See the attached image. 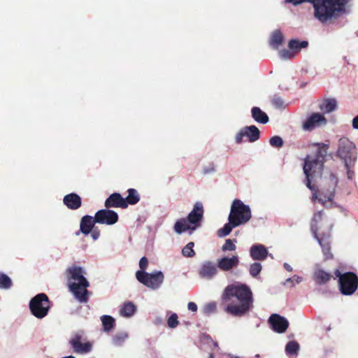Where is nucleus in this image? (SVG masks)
<instances>
[{
    "mask_svg": "<svg viewBox=\"0 0 358 358\" xmlns=\"http://www.w3.org/2000/svg\"><path fill=\"white\" fill-rule=\"evenodd\" d=\"M222 299L229 302L225 311L235 317L245 315L252 308V293L245 284L236 282L227 285L222 293Z\"/></svg>",
    "mask_w": 358,
    "mask_h": 358,
    "instance_id": "1",
    "label": "nucleus"
},
{
    "mask_svg": "<svg viewBox=\"0 0 358 358\" xmlns=\"http://www.w3.org/2000/svg\"><path fill=\"white\" fill-rule=\"evenodd\" d=\"M285 1L294 6L303 2L310 3L314 9L315 18L322 24L336 19L345 13L346 5L348 3V0H285Z\"/></svg>",
    "mask_w": 358,
    "mask_h": 358,
    "instance_id": "2",
    "label": "nucleus"
},
{
    "mask_svg": "<svg viewBox=\"0 0 358 358\" xmlns=\"http://www.w3.org/2000/svg\"><path fill=\"white\" fill-rule=\"evenodd\" d=\"M317 147L315 153L313 155H307L304 160L303 172L306 176V186L314 191L311 185V180L315 178L321 177L324 166V158L327 154L329 145L323 143L313 144Z\"/></svg>",
    "mask_w": 358,
    "mask_h": 358,
    "instance_id": "3",
    "label": "nucleus"
},
{
    "mask_svg": "<svg viewBox=\"0 0 358 358\" xmlns=\"http://www.w3.org/2000/svg\"><path fill=\"white\" fill-rule=\"evenodd\" d=\"M68 286L75 298L80 303L88 300L87 287L90 283L84 276V271L80 266H71L66 270Z\"/></svg>",
    "mask_w": 358,
    "mask_h": 358,
    "instance_id": "4",
    "label": "nucleus"
},
{
    "mask_svg": "<svg viewBox=\"0 0 358 358\" xmlns=\"http://www.w3.org/2000/svg\"><path fill=\"white\" fill-rule=\"evenodd\" d=\"M203 215V208L201 202H196L187 219H180L174 224V231L178 234L189 231V234L201 227Z\"/></svg>",
    "mask_w": 358,
    "mask_h": 358,
    "instance_id": "5",
    "label": "nucleus"
},
{
    "mask_svg": "<svg viewBox=\"0 0 358 358\" xmlns=\"http://www.w3.org/2000/svg\"><path fill=\"white\" fill-rule=\"evenodd\" d=\"M334 274L338 279V287L341 293L344 296L352 295L358 288V276L354 272L341 273L336 270Z\"/></svg>",
    "mask_w": 358,
    "mask_h": 358,
    "instance_id": "6",
    "label": "nucleus"
},
{
    "mask_svg": "<svg viewBox=\"0 0 358 358\" xmlns=\"http://www.w3.org/2000/svg\"><path fill=\"white\" fill-rule=\"evenodd\" d=\"M336 154L344 162L346 169L350 168L357 159L355 145L346 137L339 139Z\"/></svg>",
    "mask_w": 358,
    "mask_h": 358,
    "instance_id": "7",
    "label": "nucleus"
},
{
    "mask_svg": "<svg viewBox=\"0 0 358 358\" xmlns=\"http://www.w3.org/2000/svg\"><path fill=\"white\" fill-rule=\"evenodd\" d=\"M50 305L48 296L44 293H40L31 299L29 308L32 315L41 320L48 315Z\"/></svg>",
    "mask_w": 358,
    "mask_h": 358,
    "instance_id": "8",
    "label": "nucleus"
},
{
    "mask_svg": "<svg viewBox=\"0 0 358 358\" xmlns=\"http://www.w3.org/2000/svg\"><path fill=\"white\" fill-rule=\"evenodd\" d=\"M136 278L139 282L152 290L159 289L164 281V275L161 271H155L152 273L137 271Z\"/></svg>",
    "mask_w": 358,
    "mask_h": 358,
    "instance_id": "9",
    "label": "nucleus"
},
{
    "mask_svg": "<svg viewBox=\"0 0 358 358\" xmlns=\"http://www.w3.org/2000/svg\"><path fill=\"white\" fill-rule=\"evenodd\" d=\"M251 211L249 206L243 203L239 199H235L231 206L229 217L238 226L245 224L251 218Z\"/></svg>",
    "mask_w": 358,
    "mask_h": 358,
    "instance_id": "10",
    "label": "nucleus"
},
{
    "mask_svg": "<svg viewBox=\"0 0 358 358\" xmlns=\"http://www.w3.org/2000/svg\"><path fill=\"white\" fill-rule=\"evenodd\" d=\"M329 180L330 184L329 189L327 191L322 189L320 198L317 197L316 192L313 193L312 196L313 201L317 199L319 202L327 208H331L334 205L333 199L335 196V189L338 183V179L332 173L330 175Z\"/></svg>",
    "mask_w": 358,
    "mask_h": 358,
    "instance_id": "11",
    "label": "nucleus"
},
{
    "mask_svg": "<svg viewBox=\"0 0 358 358\" xmlns=\"http://www.w3.org/2000/svg\"><path fill=\"white\" fill-rule=\"evenodd\" d=\"M83 336V331L76 332L69 340V343L76 353L85 354L92 350V345L89 342L82 343Z\"/></svg>",
    "mask_w": 358,
    "mask_h": 358,
    "instance_id": "12",
    "label": "nucleus"
},
{
    "mask_svg": "<svg viewBox=\"0 0 358 358\" xmlns=\"http://www.w3.org/2000/svg\"><path fill=\"white\" fill-rule=\"evenodd\" d=\"M245 136L248 138L250 142H255L260 137V131L255 125L246 126L242 128L236 135V142L238 144L241 143L243 138Z\"/></svg>",
    "mask_w": 358,
    "mask_h": 358,
    "instance_id": "13",
    "label": "nucleus"
},
{
    "mask_svg": "<svg viewBox=\"0 0 358 358\" xmlns=\"http://www.w3.org/2000/svg\"><path fill=\"white\" fill-rule=\"evenodd\" d=\"M95 221L98 224L112 225L118 220V215L114 210L101 209L95 213Z\"/></svg>",
    "mask_w": 358,
    "mask_h": 358,
    "instance_id": "14",
    "label": "nucleus"
},
{
    "mask_svg": "<svg viewBox=\"0 0 358 358\" xmlns=\"http://www.w3.org/2000/svg\"><path fill=\"white\" fill-rule=\"evenodd\" d=\"M218 273L217 264L211 261L203 262L199 270V275L201 278L206 280L213 279Z\"/></svg>",
    "mask_w": 358,
    "mask_h": 358,
    "instance_id": "15",
    "label": "nucleus"
},
{
    "mask_svg": "<svg viewBox=\"0 0 358 358\" xmlns=\"http://www.w3.org/2000/svg\"><path fill=\"white\" fill-rule=\"evenodd\" d=\"M268 322L271 325L273 330L279 334L284 333L289 327L288 320L285 317L275 313L270 316Z\"/></svg>",
    "mask_w": 358,
    "mask_h": 358,
    "instance_id": "16",
    "label": "nucleus"
},
{
    "mask_svg": "<svg viewBox=\"0 0 358 358\" xmlns=\"http://www.w3.org/2000/svg\"><path fill=\"white\" fill-rule=\"evenodd\" d=\"M239 264L238 255H233L231 257H222L217 259V265L221 271L227 272L236 268Z\"/></svg>",
    "mask_w": 358,
    "mask_h": 358,
    "instance_id": "17",
    "label": "nucleus"
},
{
    "mask_svg": "<svg viewBox=\"0 0 358 358\" xmlns=\"http://www.w3.org/2000/svg\"><path fill=\"white\" fill-rule=\"evenodd\" d=\"M327 122L323 115L318 113H313L303 123V128L305 130H312L317 127L325 125Z\"/></svg>",
    "mask_w": 358,
    "mask_h": 358,
    "instance_id": "18",
    "label": "nucleus"
},
{
    "mask_svg": "<svg viewBox=\"0 0 358 358\" xmlns=\"http://www.w3.org/2000/svg\"><path fill=\"white\" fill-rule=\"evenodd\" d=\"M250 255L252 259L255 261H263L269 255L273 258L271 254H269L266 248L262 244H255L250 249Z\"/></svg>",
    "mask_w": 358,
    "mask_h": 358,
    "instance_id": "19",
    "label": "nucleus"
},
{
    "mask_svg": "<svg viewBox=\"0 0 358 358\" xmlns=\"http://www.w3.org/2000/svg\"><path fill=\"white\" fill-rule=\"evenodd\" d=\"M105 206L106 208L115 207L126 208L127 203L126 200L122 197L119 193H113L105 201Z\"/></svg>",
    "mask_w": 358,
    "mask_h": 358,
    "instance_id": "20",
    "label": "nucleus"
},
{
    "mask_svg": "<svg viewBox=\"0 0 358 358\" xmlns=\"http://www.w3.org/2000/svg\"><path fill=\"white\" fill-rule=\"evenodd\" d=\"M64 203L71 210H77L81 206V198L76 193H71L64 196Z\"/></svg>",
    "mask_w": 358,
    "mask_h": 358,
    "instance_id": "21",
    "label": "nucleus"
},
{
    "mask_svg": "<svg viewBox=\"0 0 358 358\" xmlns=\"http://www.w3.org/2000/svg\"><path fill=\"white\" fill-rule=\"evenodd\" d=\"M95 223H96L95 216L94 217L90 215L83 216L80 224V231L85 235L89 234L92 231Z\"/></svg>",
    "mask_w": 358,
    "mask_h": 358,
    "instance_id": "22",
    "label": "nucleus"
},
{
    "mask_svg": "<svg viewBox=\"0 0 358 358\" xmlns=\"http://www.w3.org/2000/svg\"><path fill=\"white\" fill-rule=\"evenodd\" d=\"M338 107V102L335 98H327L322 100L319 104V108L323 113H330L335 111Z\"/></svg>",
    "mask_w": 358,
    "mask_h": 358,
    "instance_id": "23",
    "label": "nucleus"
},
{
    "mask_svg": "<svg viewBox=\"0 0 358 358\" xmlns=\"http://www.w3.org/2000/svg\"><path fill=\"white\" fill-rule=\"evenodd\" d=\"M311 231L313 233L314 238L318 241L320 243L324 255L326 259H329L331 257V255L330 253V245L327 240H324L322 238H320L317 235V229H315L314 225L311 226Z\"/></svg>",
    "mask_w": 358,
    "mask_h": 358,
    "instance_id": "24",
    "label": "nucleus"
},
{
    "mask_svg": "<svg viewBox=\"0 0 358 358\" xmlns=\"http://www.w3.org/2000/svg\"><path fill=\"white\" fill-rule=\"evenodd\" d=\"M252 117L259 123L266 124L268 122V115L263 112L259 107H253L251 110Z\"/></svg>",
    "mask_w": 358,
    "mask_h": 358,
    "instance_id": "25",
    "label": "nucleus"
},
{
    "mask_svg": "<svg viewBox=\"0 0 358 358\" xmlns=\"http://www.w3.org/2000/svg\"><path fill=\"white\" fill-rule=\"evenodd\" d=\"M136 310V308L134 304L131 301H128L122 305L120 310V314L122 317H130L135 313Z\"/></svg>",
    "mask_w": 358,
    "mask_h": 358,
    "instance_id": "26",
    "label": "nucleus"
},
{
    "mask_svg": "<svg viewBox=\"0 0 358 358\" xmlns=\"http://www.w3.org/2000/svg\"><path fill=\"white\" fill-rule=\"evenodd\" d=\"M330 278L331 275L322 269L316 270L313 274L315 281L319 285L327 283L330 280Z\"/></svg>",
    "mask_w": 358,
    "mask_h": 358,
    "instance_id": "27",
    "label": "nucleus"
},
{
    "mask_svg": "<svg viewBox=\"0 0 358 358\" xmlns=\"http://www.w3.org/2000/svg\"><path fill=\"white\" fill-rule=\"evenodd\" d=\"M228 220V223H226L222 228L217 231V236L219 237H224L228 236L234 228L238 227L237 223L234 222V220H231V219H230L229 217Z\"/></svg>",
    "mask_w": 358,
    "mask_h": 358,
    "instance_id": "28",
    "label": "nucleus"
},
{
    "mask_svg": "<svg viewBox=\"0 0 358 358\" xmlns=\"http://www.w3.org/2000/svg\"><path fill=\"white\" fill-rule=\"evenodd\" d=\"M101 320L105 332H109L114 328L115 321L112 316L107 315H102L101 317Z\"/></svg>",
    "mask_w": 358,
    "mask_h": 358,
    "instance_id": "29",
    "label": "nucleus"
},
{
    "mask_svg": "<svg viewBox=\"0 0 358 358\" xmlns=\"http://www.w3.org/2000/svg\"><path fill=\"white\" fill-rule=\"evenodd\" d=\"M308 45V43L306 41H299L296 39H292L289 41L288 46L292 51L299 52L302 48H305Z\"/></svg>",
    "mask_w": 358,
    "mask_h": 358,
    "instance_id": "30",
    "label": "nucleus"
},
{
    "mask_svg": "<svg viewBox=\"0 0 358 358\" xmlns=\"http://www.w3.org/2000/svg\"><path fill=\"white\" fill-rule=\"evenodd\" d=\"M299 350V345L294 341L288 342L285 346V352L289 357L293 355L296 356L298 355Z\"/></svg>",
    "mask_w": 358,
    "mask_h": 358,
    "instance_id": "31",
    "label": "nucleus"
},
{
    "mask_svg": "<svg viewBox=\"0 0 358 358\" xmlns=\"http://www.w3.org/2000/svg\"><path fill=\"white\" fill-rule=\"evenodd\" d=\"M129 335L127 332H118L112 338V343L115 346H121L128 338Z\"/></svg>",
    "mask_w": 358,
    "mask_h": 358,
    "instance_id": "32",
    "label": "nucleus"
},
{
    "mask_svg": "<svg viewBox=\"0 0 358 358\" xmlns=\"http://www.w3.org/2000/svg\"><path fill=\"white\" fill-rule=\"evenodd\" d=\"M127 204L134 205L137 203L140 200V196L138 192L135 189H128V196L125 199Z\"/></svg>",
    "mask_w": 358,
    "mask_h": 358,
    "instance_id": "33",
    "label": "nucleus"
},
{
    "mask_svg": "<svg viewBox=\"0 0 358 358\" xmlns=\"http://www.w3.org/2000/svg\"><path fill=\"white\" fill-rule=\"evenodd\" d=\"M282 40L283 36L281 32L279 30H275L273 32L271 35L270 44L271 45L277 48L278 45H280L282 43Z\"/></svg>",
    "mask_w": 358,
    "mask_h": 358,
    "instance_id": "34",
    "label": "nucleus"
},
{
    "mask_svg": "<svg viewBox=\"0 0 358 358\" xmlns=\"http://www.w3.org/2000/svg\"><path fill=\"white\" fill-rule=\"evenodd\" d=\"M11 286V279L7 275L0 273V289H8Z\"/></svg>",
    "mask_w": 358,
    "mask_h": 358,
    "instance_id": "35",
    "label": "nucleus"
},
{
    "mask_svg": "<svg viewBox=\"0 0 358 358\" xmlns=\"http://www.w3.org/2000/svg\"><path fill=\"white\" fill-rule=\"evenodd\" d=\"M194 243L193 242L188 243L182 250V254L187 257H192L195 255V252L193 250Z\"/></svg>",
    "mask_w": 358,
    "mask_h": 358,
    "instance_id": "36",
    "label": "nucleus"
},
{
    "mask_svg": "<svg viewBox=\"0 0 358 358\" xmlns=\"http://www.w3.org/2000/svg\"><path fill=\"white\" fill-rule=\"evenodd\" d=\"M262 269V264L259 262H255L250 266L249 272H250V274L253 278H256L260 273Z\"/></svg>",
    "mask_w": 358,
    "mask_h": 358,
    "instance_id": "37",
    "label": "nucleus"
},
{
    "mask_svg": "<svg viewBox=\"0 0 358 358\" xmlns=\"http://www.w3.org/2000/svg\"><path fill=\"white\" fill-rule=\"evenodd\" d=\"M236 242V240H231V239H227L225 241L224 244L222 247V251H234L236 250V247L234 244V243Z\"/></svg>",
    "mask_w": 358,
    "mask_h": 358,
    "instance_id": "38",
    "label": "nucleus"
},
{
    "mask_svg": "<svg viewBox=\"0 0 358 358\" xmlns=\"http://www.w3.org/2000/svg\"><path fill=\"white\" fill-rule=\"evenodd\" d=\"M270 145L274 148H281L283 145V140L279 136H274L270 138Z\"/></svg>",
    "mask_w": 358,
    "mask_h": 358,
    "instance_id": "39",
    "label": "nucleus"
},
{
    "mask_svg": "<svg viewBox=\"0 0 358 358\" xmlns=\"http://www.w3.org/2000/svg\"><path fill=\"white\" fill-rule=\"evenodd\" d=\"M178 315L172 313L167 320L168 327L171 329L176 328L178 324Z\"/></svg>",
    "mask_w": 358,
    "mask_h": 358,
    "instance_id": "40",
    "label": "nucleus"
},
{
    "mask_svg": "<svg viewBox=\"0 0 358 358\" xmlns=\"http://www.w3.org/2000/svg\"><path fill=\"white\" fill-rule=\"evenodd\" d=\"M217 306L215 302L207 303L203 308V312L206 315H210L216 312Z\"/></svg>",
    "mask_w": 358,
    "mask_h": 358,
    "instance_id": "41",
    "label": "nucleus"
},
{
    "mask_svg": "<svg viewBox=\"0 0 358 358\" xmlns=\"http://www.w3.org/2000/svg\"><path fill=\"white\" fill-rule=\"evenodd\" d=\"M279 55H280V57L282 59H292L294 57L295 54L294 53V52L292 50H282L281 51L279 52Z\"/></svg>",
    "mask_w": 358,
    "mask_h": 358,
    "instance_id": "42",
    "label": "nucleus"
},
{
    "mask_svg": "<svg viewBox=\"0 0 358 358\" xmlns=\"http://www.w3.org/2000/svg\"><path fill=\"white\" fill-rule=\"evenodd\" d=\"M302 280L303 278L301 277L294 275L293 277L287 278L284 282V285L290 282L292 283V287H294L295 284H299L302 282Z\"/></svg>",
    "mask_w": 358,
    "mask_h": 358,
    "instance_id": "43",
    "label": "nucleus"
},
{
    "mask_svg": "<svg viewBox=\"0 0 358 358\" xmlns=\"http://www.w3.org/2000/svg\"><path fill=\"white\" fill-rule=\"evenodd\" d=\"M202 342L206 344H212L215 348L219 349L218 343L213 341L212 338L208 335H203L202 336Z\"/></svg>",
    "mask_w": 358,
    "mask_h": 358,
    "instance_id": "44",
    "label": "nucleus"
},
{
    "mask_svg": "<svg viewBox=\"0 0 358 358\" xmlns=\"http://www.w3.org/2000/svg\"><path fill=\"white\" fill-rule=\"evenodd\" d=\"M322 215H323L322 210H320L317 213L314 214V216H313V220H312L313 221L312 226L314 225L315 229L316 228L317 229V228L316 227V223L321 220Z\"/></svg>",
    "mask_w": 358,
    "mask_h": 358,
    "instance_id": "45",
    "label": "nucleus"
},
{
    "mask_svg": "<svg viewBox=\"0 0 358 358\" xmlns=\"http://www.w3.org/2000/svg\"><path fill=\"white\" fill-rule=\"evenodd\" d=\"M148 265V260L145 257H143L139 261L140 271H145Z\"/></svg>",
    "mask_w": 358,
    "mask_h": 358,
    "instance_id": "46",
    "label": "nucleus"
},
{
    "mask_svg": "<svg viewBox=\"0 0 358 358\" xmlns=\"http://www.w3.org/2000/svg\"><path fill=\"white\" fill-rule=\"evenodd\" d=\"M272 103L273 105L277 108H280L283 106L284 105V101L283 100L280 98V97H275L272 100Z\"/></svg>",
    "mask_w": 358,
    "mask_h": 358,
    "instance_id": "47",
    "label": "nucleus"
},
{
    "mask_svg": "<svg viewBox=\"0 0 358 358\" xmlns=\"http://www.w3.org/2000/svg\"><path fill=\"white\" fill-rule=\"evenodd\" d=\"M187 308L188 310L192 312H196L197 310V305L194 302H189Z\"/></svg>",
    "mask_w": 358,
    "mask_h": 358,
    "instance_id": "48",
    "label": "nucleus"
},
{
    "mask_svg": "<svg viewBox=\"0 0 358 358\" xmlns=\"http://www.w3.org/2000/svg\"><path fill=\"white\" fill-rule=\"evenodd\" d=\"M215 171V169L213 166L210 167H204L203 169V173L205 174L213 173Z\"/></svg>",
    "mask_w": 358,
    "mask_h": 358,
    "instance_id": "49",
    "label": "nucleus"
},
{
    "mask_svg": "<svg viewBox=\"0 0 358 358\" xmlns=\"http://www.w3.org/2000/svg\"><path fill=\"white\" fill-rule=\"evenodd\" d=\"M100 236V234H99V231H97V230H93L92 232H91V236L92 238L96 241L99 238Z\"/></svg>",
    "mask_w": 358,
    "mask_h": 358,
    "instance_id": "50",
    "label": "nucleus"
},
{
    "mask_svg": "<svg viewBox=\"0 0 358 358\" xmlns=\"http://www.w3.org/2000/svg\"><path fill=\"white\" fill-rule=\"evenodd\" d=\"M352 124L353 129L358 130V115L353 118Z\"/></svg>",
    "mask_w": 358,
    "mask_h": 358,
    "instance_id": "51",
    "label": "nucleus"
},
{
    "mask_svg": "<svg viewBox=\"0 0 358 358\" xmlns=\"http://www.w3.org/2000/svg\"><path fill=\"white\" fill-rule=\"evenodd\" d=\"M347 169V176H348V178L350 180L352 179L353 178V176H354V172L350 171V168L349 169Z\"/></svg>",
    "mask_w": 358,
    "mask_h": 358,
    "instance_id": "52",
    "label": "nucleus"
},
{
    "mask_svg": "<svg viewBox=\"0 0 358 358\" xmlns=\"http://www.w3.org/2000/svg\"><path fill=\"white\" fill-rule=\"evenodd\" d=\"M283 266H284V268H285V269L286 271H289V272L292 271V267L289 264H288L287 263H285L283 264Z\"/></svg>",
    "mask_w": 358,
    "mask_h": 358,
    "instance_id": "53",
    "label": "nucleus"
},
{
    "mask_svg": "<svg viewBox=\"0 0 358 358\" xmlns=\"http://www.w3.org/2000/svg\"><path fill=\"white\" fill-rule=\"evenodd\" d=\"M208 358H214V355L213 353H210Z\"/></svg>",
    "mask_w": 358,
    "mask_h": 358,
    "instance_id": "54",
    "label": "nucleus"
},
{
    "mask_svg": "<svg viewBox=\"0 0 358 358\" xmlns=\"http://www.w3.org/2000/svg\"><path fill=\"white\" fill-rule=\"evenodd\" d=\"M255 357H256V358H259V355H255Z\"/></svg>",
    "mask_w": 358,
    "mask_h": 358,
    "instance_id": "55",
    "label": "nucleus"
},
{
    "mask_svg": "<svg viewBox=\"0 0 358 358\" xmlns=\"http://www.w3.org/2000/svg\"><path fill=\"white\" fill-rule=\"evenodd\" d=\"M236 358H238V357H236Z\"/></svg>",
    "mask_w": 358,
    "mask_h": 358,
    "instance_id": "56",
    "label": "nucleus"
}]
</instances>
